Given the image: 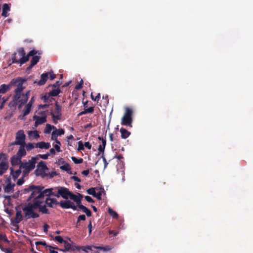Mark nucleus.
I'll return each mask as SVG.
<instances>
[{"label": "nucleus", "instance_id": "obj_12", "mask_svg": "<svg viewBox=\"0 0 253 253\" xmlns=\"http://www.w3.org/2000/svg\"><path fill=\"white\" fill-rule=\"evenodd\" d=\"M37 54V51L35 50H32L30 51L28 54L27 56H28V58L29 56H33V58L31 61V63L33 65H36L39 61L40 56L38 55H36Z\"/></svg>", "mask_w": 253, "mask_h": 253}, {"label": "nucleus", "instance_id": "obj_13", "mask_svg": "<svg viewBox=\"0 0 253 253\" xmlns=\"http://www.w3.org/2000/svg\"><path fill=\"white\" fill-rule=\"evenodd\" d=\"M15 80H11L8 84H2L0 85V94H4L9 90L11 86L14 84Z\"/></svg>", "mask_w": 253, "mask_h": 253}, {"label": "nucleus", "instance_id": "obj_54", "mask_svg": "<svg viewBox=\"0 0 253 253\" xmlns=\"http://www.w3.org/2000/svg\"><path fill=\"white\" fill-rule=\"evenodd\" d=\"M48 76L51 80H53L55 78V75L53 73V72H48Z\"/></svg>", "mask_w": 253, "mask_h": 253}, {"label": "nucleus", "instance_id": "obj_8", "mask_svg": "<svg viewBox=\"0 0 253 253\" xmlns=\"http://www.w3.org/2000/svg\"><path fill=\"white\" fill-rule=\"evenodd\" d=\"M132 110L128 108H126L125 113L122 118V125L131 127Z\"/></svg>", "mask_w": 253, "mask_h": 253}, {"label": "nucleus", "instance_id": "obj_47", "mask_svg": "<svg viewBox=\"0 0 253 253\" xmlns=\"http://www.w3.org/2000/svg\"><path fill=\"white\" fill-rule=\"evenodd\" d=\"M91 98L94 101L98 100L100 98V93H98L95 97H94L92 93H91Z\"/></svg>", "mask_w": 253, "mask_h": 253}, {"label": "nucleus", "instance_id": "obj_5", "mask_svg": "<svg viewBox=\"0 0 253 253\" xmlns=\"http://www.w3.org/2000/svg\"><path fill=\"white\" fill-rule=\"evenodd\" d=\"M38 160L39 157L38 156L34 157H32L29 162L22 163L20 165V168L22 169L23 170V174L24 176L27 175L30 171L35 168V164Z\"/></svg>", "mask_w": 253, "mask_h": 253}, {"label": "nucleus", "instance_id": "obj_19", "mask_svg": "<svg viewBox=\"0 0 253 253\" xmlns=\"http://www.w3.org/2000/svg\"><path fill=\"white\" fill-rule=\"evenodd\" d=\"M50 146V144L48 142H45L43 141L39 142L36 144L35 147L40 149H47Z\"/></svg>", "mask_w": 253, "mask_h": 253}, {"label": "nucleus", "instance_id": "obj_57", "mask_svg": "<svg viewBox=\"0 0 253 253\" xmlns=\"http://www.w3.org/2000/svg\"><path fill=\"white\" fill-rule=\"evenodd\" d=\"M6 241V238L3 234L0 233V241Z\"/></svg>", "mask_w": 253, "mask_h": 253}, {"label": "nucleus", "instance_id": "obj_27", "mask_svg": "<svg viewBox=\"0 0 253 253\" xmlns=\"http://www.w3.org/2000/svg\"><path fill=\"white\" fill-rule=\"evenodd\" d=\"M79 208L82 210V211L85 213L87 216H90L91 212L89 210L82 205H79Z\"/></svg>", "mask_w": 253, "mask_h": 253}, {"label": "nucleus", "instance_id": "obj_20", "mask_svg": "<svg viewBox=\"0 0 253 253\" xmlns=\"http://www.w3.org/2000/svg\"><path fill=\"white\" fill-rule=\"evenodd\" d=\"M10 11V6L7 3H4L2 6V16L6 17L8 16V12Z\"/></svg>", "mask_w": 253, "mask_h": 253}, {"label": "nucleus", "instance_id": "obj_51", "mask_svg": "<svg viewBox=\"0 0 253 253\" xmlns=\"http://www.w3.org/2000/svg\"><path fill=\"white\" fill-rule=\"evenodd\" d=\"M84 145V147L88 149H90L91 148V145L89 143V142H85Z\"/></svg>", "mask_w": 253, "mask_h": 253}, {"label": "nucleus", "instance_id": "obj_49", "mask_svg": "<svg viewBox=\"0 0 253 253\" xmlns=\"http://www.w3.org/2000/svg\"><path fill=\"white\" fill-rule=\"evenodd\" d=\"M84 198L86 200V201H87L88 202H89V203L93 202V199L90 196H85Z\"/></svg>", "mask_w": 253, "mask_h": 253}, {"label": "nucleus", "instance_id": "obj_63", "mask_svg": "<svg viewBox=\"0 0 253 253\" xmlns=\"http://www.w3.org/2000/svg\"><path fill=\"white\" fill-rule=\"evenodd\" d=\"M48 105H46V104H44V105H40L39 106V109H41V108H46L47 107Z\"/></svg>", "mask_w": 253, "mask_h": 253}, {"label": "nucleus", "instance_id": "obj_64", "mask_svg": "<svg viewBox=\"0 0 253 253\" xmlns=\"http://www.w3.org/2000/svg\"><path fill=\"white\" fill-rule=\"evenodd\" d=\"M49 151L52 155H54L55 154V151L54 149L51 148L50 149Z\"/></svg>", "mask_w": 253, "mask_h": 253}, {"label": "nucleus", "instance_id": "obj_15", "mask_svg": "<svg viewBox=\"0 0 253 253\" xmlns=\"http://www.w3.org/2000/svg\"><path fill=\"white\" fill-rule=\"evenodd\" d=\"M59 204L62 208L65 209L72 208L75 210L76 208L74 204L70 201H62L59 203Z\"/></svg>", "mask_w": 253, "mask_h": 253}, {"label": "nucleus", "instance_id": "obj_41", "mask_svg": "<svg viewBox=\"0 0 253 253\" xmlns=\"http://www.w3.org/2000/svg\"><path fill=\"white\" fill-rule=\"evenodd\" d=\"M102 191L100 189V190L98 189V191H96L95 194L94 196V197H96L98 200H101V196L102 195Z\"/></svg>", "mask_w": 253, "mask_h": 253}, {"label": "nucleus", "instance_id": "obj_31", "mask_svg": "<svg viewBox=\"0 0 253 253\" xmlns=\"http://www.w3.org/2000/svg\"><path fill=\"white\" fill-rule=\"evenodd\" d=\"M55 128V127L54 126H52L50 124H46L44 132L45 133H49L51 131L52 129H54Z\"/></svg>", "mask_w": 253, "mask_h": 253}, {"label": "nucleus", "instance_id": "obj_2", "mask_svg": "<svg viewBox=\"0 0 253 253\" xmlns=\"http://www.w3.org/2000/svg\"><path fill=\"white\" fill-rule=\"evenodd\" d=\"M70 193L69 191L64 187H58L43 189V187L40 186H37V188H35L33 192L34 196L37 197L52 195L57 197L61 196L66 199L69 198Z\"/></svg>", "mask_w": 253, "mask_h": 253}, {"label": "nucleus", "instance_id": "obj_25", "mask_svg": "<svg viewBox=\"0 0 253 253\" xmlns=\"http://www.w3.org/2000/svg\"><path fill=\"white\" fill-rule=\"evenodd\" d=\"M63 244L65 247V251H73L76 250L75 246L73 247L70 243L66 241H65Z\"/></svg>", "mask_w": 253, "mask_h": 253}, {"label": "nucleus", "instance_id": "obj_50", "mask_svg": "<svg viewBox=\"0 0 253 253\" xmlns=\"http://www.w3.org/2000/svg\"><path fill=\"white\" fill-rule=\"evenodd\" d=\"M85 220V216L84 214L80 215L78 217V221H80V220Z\"/></svg>", "mask_w": 253, "mask_h": 253}, {"label": "nucleus", "instance_id": "obj_9", "mask_svg": "<svg viewBox=\"0 0 253 253\" xmlns=\"http://www.w3.org/2000/svg\"><path fill=\"white\" fill-rule=\"evenodd\" d=\"M50 114L52 116L53 122L57 124L58 121L61 119V107L57 103L55 104V108L51 110Z\"/></svg>", "mask_w": 253, "mask_h": 253}, {"label": "nucleus", "instance_id": "obj_14", "mask_svg": "<svg viewBox=\"0 0 253 253\" xmlns=\"http://www.w3.org/2000/svg\"><path fill=\"white\" fill-rule=\"evenodd\" d=\"M64 129L62 128L57 129L55 127L51 133V139L54 141H56L57 140V137L64 134Z\"/></svg>", "mask_w": 253, "mask_h": 253}, {"label": "nucleus", "instance_id": "obj_53", "mask_svg": "<svg viewBox=\"0 0 253 253\" xmlns=\"http://www.w3.org/2000/svg\"><path fill=\"white\" fill-rule=\"evenodd\" d=\"M24 182V180L23 178H21L18 180V181L17 182V184L18 185H21L22 184H23Z\"/></svg>", "mask_w": 253, "mask_h": 253}, {"label": "nucleus", "instance_id": "obj_4", "mask_svg": "<svg viewBox=\"0 0 253 253\" xmlns=\"http://www.w3.org/2000/svg\"><path fill=\"white\" fill-rule=\"evenodd\" d=\"M12 63H18L21 65L29 60L28 56L25 55L23 48L19 49L12 55Z\"/></svg>", "mask_w": 253, "mask_h": 253}, {"label": "nucleus", "instance_id": "obj_18", "mask_svg": "<svg viewBox=\"0 0 253 253\" xmlns=\"http://www.w3.org/2000/svg\"><path fill=\"white\" fill-rule=\"evenodd\" d=\"M21 169H22L20 167L19 168L11 167V174L14 179L20 175L21 173Z\"/></svg>", "mask_w": 253, "mask_h": 253}, {"label": "nucleus", "instance_id": "obj_22", "mask_svg": "<svg viewBox=\"0 0 253 253\" xmlns=\"http://www.w3.org/2000/svg\"><path fill=\"white\" fill-rule=\"evenodd\" d=\"M28 134L30 139H38L40 137L38 131L37 130L29 131L28 132Z\"/></svg>", "mask_w": 253, "mask_h": 253}, {"label": "nucleus", "instance_id": "obj_38", "mask_svg": "<svg viewBox=\"0 0 253 253\" xmlns=\"http://www.w3.org/2000/svg\"><path fill=\"white\" fill-rule=\"evenodd\" d=\"M96 191H98V189L95 188H91L87 190V192L88 194L94 196L95 194V192Z\"/></svg>", "mask_w": 253, "mask_h": 253}, {"label": "nucleus", "instance_id": "obj_42", "mask_svg": "<svg viewBox=\"0 0 253 253\" xmlns=\"http://www.w3.org/2000/svg\"><path fill=\"white\" fill-rule=\"evenodd\" d=\"M60 92V90L58 89H55L50 92V95L52 96H57Z\"/></svg>", "mask_w": 253, "mask_h": 253}, {"label": "nucleus", "instance_id": "obj_44", "mask_svg": "<svg viewBox=\"0 0 253 253\" xmlns=\"http://www.w3.org/2000/svg\"><path fill=\"white\" fill-rule=\"evenodd\" d=\"M34 144L29 143L26 145V148L28 151H30L34 148Z\"/></svg>", "mask_w": 253, "mask_h": 253}, {"label": "nucleus", "instance_id": "obj_39", "mask_svg": "<svg viewBox=\"0 0 253 253\" xmlns=\"http://www.w3.org/2000/svg\"><path fill=\"white\" fill-rule=\"evenodd\" d=\"M93 248L96 249H99V250H102L104 252L110 251L111 249V248L109 246H106V247H104L94 246V247H93Z\"/></svg>", "mask_w": 253, "mask_h": 253}, {"label": "nucleus", "instance_id": "obj_52", "mask_svg": "<svg viewBox=\"0 0 253 253\" xmlns=\"http://www.w3.org/2000/svg\"><path fill=\"white\" fill-rule=\"evenodd\" d=\"M7 100V98L4 97H2L1 95H0V103L2 102L3 103H5Z\"/></svg>", "mask_w": 253, "mask_h": 253}, {"label": "nucleus", "instance_id": "obj_28", "mask_svg": "<svg viewBox=\"0 0 253 253\" xmlns=\"http://www.w3.org/2000/svg\"><path fill=\"white\" fill-rule=\"evenodd\" d=\"M120 132L121 133L122 137L124 139L127 138L130 134L129 132L124 128H121Z\"/></svg>", "mask_w": 253, "mask_h": 253}, {"label": "nucleus", "instance_id": "obj_3", "mask_svg": "<svg viewBox=\"0 0 253 253\" xmlns=\"http://www.w3.org/2000/svg\"><path fill=\"white\" fill-rule=\"evenodd\" d=\"M30 92V90H28L25 93H16V94H15L13 100L10 103V104L12 106L18 105L19 107H21L27 101Z\"/></svg>", "mask_w": 253, "mask_h": 253}, {"label": "nucleus", "instance_id": "obj_7", "mask_svg": "<svg viewBox=\"0 0 253 253\" xmlns=\"http://www.w3.org/2000/svg\"><path fill=\"white\" fill-rule=\"evenodd\" d=\"M47 114L45 111H38L33 116V120L35 121V126L46 122Z\"/></svg>", "mask_w": 253, "mask_h": 253}, {"label": "nucleus", "instance_id": "obj_1", "mask_svg": "<svg viewBox=\"0 0 253 253\" xmlns=\"http://www.w3.org/2000/svg\"><path fill=\"white\" fill-rule=\"evenodd\" d=\"M35 188H37V186H32L30 188L31 194L29 199L33 202V204L27 205L23 209L26 218L38 217L39 211L43 213L47 212V209L45 207L43 201H42V199H43V196L37 197L34 196L33 192Z\"/></svg>", "mask_w": 253, "mask_h": 253}, {"label": "nucleus", "instance_id": "obj_29", "mask_svg": "<svg viewBox=\"0 0 253 253\" xmlns=\"http://www.w3.org/2000/svg\"><path fill=\"white\" fill-rule=\"evenodd\" d=\"M94 246H84V247H79V246H75L76 250L78 251H80L81 249H82L83 251H84L85 252L87 253V250H92V248H93Z\"/></svg>", "mask_w": 253, "mask_h": 253}, {"label": "nucleus", "instance_id": "obj_58", "mask_svg": "<svg viewBox=\"0 0 253 253\" xmlns=\"http://www.w3.org/2000/svg\"><path fill=\"white\" fill-rule=\"evenodd\" d=\"M72 179H73L74 181H77V182H80V181H81L79 177H77V176H73L72 177Z\"/></svg>", "mask_w": 253, "mask_h": 253}, {"label": "nucleus", "instance_id": "obj_33", "mask_svg": "<svg viewBox=\"0 0 253 253\" xmlns=\"http://www.w3.org/2000/svg\"><path fill=\"white\" fill-rule=\"evenodd\" d=\"M23 216L20 211H17L16 214L15 220L16 223H19L22 219Z\"/></svg>", "mask_w": 253, "mask_h": 253}, {"label": "nucleus", "instance_id": "obj_35", "mask_svg": "<svg viewBox=\"0 0 253 253\" xmlns=\"http://www.w3.org/2000/svg\"><path fill=\"white\" fill-rule=\"evenodd\" d=\"M54 141L56 143V144H53V147H54V148L56 149V150L57 152H61V151L60 147V146L61 145L60 142L58 140H57L56 141Z\"/></svg>", "mask_w": 253, "mask_h": 253}, {"label": "nucleus", "instance_id": "obj_36", "mask_svg": "<svg viewBox=\"0 0 253 253\" xmlns=\"http://www.w3.org/2000/svg\"><path fill=\"white\" fill-rule=\"evenodd\" d=\"M36 246V249L38 251H41V248L39 247V245H42L43 246H46V244L45 242L38 241L35 243Z\"/></svg>", "mask_w": 253, "mask_h": 253}, {"label": "nucleus", "instance_id": "obj_60", "mask_svg": "<svg viewBox=\"0 0 253 253\" xmlns=\"http://www.w3.org/2000/svg\"><path fill=\"white\" fill-rule=\"evenodd\" d=\"M34 66V65H33L31 63L29 67H28L27 68V72L29 73Z\"/></svg>", "mask_w": 253, "mask_h": 253}, {"label": "nucleus", "instance_id": "obj_23", "mask_svg": "<svg viewBox=\"0 0 253 253\" xmlns=\"http://www.w3.org/2000/svg\"><path fill=\"white\" fill-rule=\"evenodd\" d=\"M32 106L33 105H31L29 104H26L24 109L23 111V116L22 118V119H23L26 116L30 113V111H31Z\"/></svg>", "mask_w": 253, "mask_h": 253}, {"label": "nucleus", "instance_id": "obj_37", "mask_svg": "<svg viewBox=\"0 0 253 253\" xmlns=\"http://www.w3.org/2000/svg\"><path fill=\"white\" fill-rule=\"evenodd\" d=\"M108 212L110 214V215L113 218H117L118 217V215L117 213L110 208L108 209Z\"/></svg>", "mask_w": 253, "mask_h": 253}, {"label": "nucleus", "instance_id": "obj_21", "mask_svg": "<svg viewBox=\"0 0 253 253\" xmlns=\"http://www.w3.org/2000/svg\"><path fill=\"white\" fill-rule=\"evenodd\" d=\"M48 76V73H43L41 76V79L39 81L38 84L40 85H43L45 84Z\"/></svg>", "mask_w": 253, "mask_h": 253}, {"label": "nucleus", "instance_id": "obj_17", "mask_svg": "<svg viewBox=\"0 0 253 253\" xmlns=\"http://www.w3.org/2000/svg\"><path fill=\"white\" fill-rule=\"evenodd\" d=\"M21 158L17 155L14 156L11 158V167L19 168L21 164Z\"/></svg>", "mask_w": 253, "mask_h": 253}, {"label": "nucleus", "instance_id": "obj_10", "mask_svg": "<svg viewBox=\"0 0 253 253\" xmlns=\"http://www.w3.org/2000/svg\"><path fill=\"white\" fill-rule=\"evenodd\" d=\"M25 135L23 130H20L16 134V139L14 144L20 146L24 145Z\"/></svg>", "mask_w": 253, "mask_h": 253}, {"label": "nucleus", "instance_id": "obj_45", "mask_svg": "<svg viewBox=\"0 0 253 253\" xmlns=\"http://www.w3.org/2000/svg\"><path fill=\"white\" fill-rule=\"evenodd\" d=\"M84 149V145L83 144L82 141L78 142V150L81 151Z\"/></svg>", "mask_w": 253, "mask_h": 253}, {"label": "nucleus", "instance_id": "obj_43", "mask_svg": "<svg viewBox=\"0 0 253 253\" xmlns=\"http://www.w3.org/2000/svg\"><path fill=\"white\" fill-rule=\"evenodd\" d=\"M54 240L57 241L60 243H64L65 240H64L61 236H57L54 238Z\"/></svg>", "mask_w": 253, "mask_h": 253}, {"label": "nucleus", "instance_id": "obj_11", "mask_svg": "<svg viewBox=\"0 0 253 253\" xmlns=\"http://www.w3.org/2000/svg\"><path fill=\"white\" fill-rule=\"evenodd\" d=\"M12 80H15V82L13 85H16L17 88L15 90V94L21 93L23 89V84L25 80L21 78H18L16 79H12Z\"/></svg>", "mask_w": 253, "mask_h": 253}, {"label": "nucleus", "instance_id": "obj_16", "mask_svg": "<svg viewBox=\"0 0 253 253\" xmlns=\"http://www.w3.org/2000/svg\"><path fill=\"white\" fill-rule=\"evenodd\" d=\"M44 195L43 197L45 196ZM42 201H43L44 204V205L45 206V204L50 207H54L57 205L59 204V203L57 202V201L54 199V198H47L45 200V201H44V198L43 199H42Z\"/></svg>", "mask_w": 253, "mask_h": 253}, {"label": "nucleus", "instance_id": "obj_48", "mask_svg": "<svg viewBox=\"0 0 253 253\" xmlns=\"http://www.w3.org/2000/svg\"><path fill=\"white\" fill-rule=\"evenodd\" d=\"M56 175V172L55 171H52L51 173H48V175H47L46 177H47L49 178H52Z\"/></svg>", "mask_w": 253, "mask_h": 253}, {"label": "nucleus", "instance_id": "obj_46", "mask_svg": "<svg viewBox=\"0 0 253 253\" xmlns=\"http://www.w3.org/2000/svg\"><path fill=\"white\" fill-rule=\"evenodd\" d=\"M49 156V154L48 153L42 154V155H40L39 157L43 159L46 160L48 158V156Z\"/></svg>", "mask_w": 253, "mask_h": 253}, {"label": "nucleus", "instance_id": "obj_62", "mask_svg": "<svg viewBox=\"0 0 253 253\" xmlns=\"http://www.w3.org/2000/svg\"><path fill=\"white\" fill-rule=\"evenodd\" d=\"M82 173L84 175H87L88 174V173H89V170H83L82 172Z\"/></svg>", "mask_w": 253, "mask_h": 253}, {"label": "nucleus", "instance_id": "obj_34", "mask_svg": "<svg viewBox=\"0 0 253 253\" xmlns=\"http://www.w3.org/2000/svg\"><path fill=\"white\" fill-rule=\"evenodd\" d=\"M60 168L61 169L66 171H69L71 169L70 165L68 163L64 164L63 165L60 166Z\"/></svg>", "mask_w": 253, "mask_h": 253}, {"label": "nucleus", "instance_id": "obj_32", "mask_svg": "<svg viewBox=\"0 0 253 253\" xmlns=\"http://www.w3.org/2000/svg\"><path fill=\"white\" fill-rule=\"evenodd\" d=\"M69 198L76 202L78 205H80L81 201L80 198L78 196L70 193Z\"/></svg>", "mask_w": 253, "mask_h": 253}, {"label": "nucleus", "instance_id": "obj_40", "mask_svg": "<svg viewBox=\"0 0 253 253\" xmlns=\"http://www.w3.org/2000/svg\"><path fill=\"white\" fill-rule=\"evenodd\" d=\"M72 160L74 162V163L76 164H81L83 162V160L82 159H77L75 157H72Z\"/></svg>", "mask_w": 253, "mask_h": 253}, {"label": "nucleus", "instance_id": "obj_56", "mask_svg": "<svg viewBox=\"0 0 253 253\" xmlns=\"http://www.w3.org/2000/svg\"><path fill=\"white\" fill-rule=\"evenodd\" d=\"M85 110V112H86V113H92L94 109H93V107H90Z\"/></svg>", "mask_w": 253, "mask_h": 253}, {"label": "nucleus", "instance_id": "obj_26", "mask_svg": "<svg viewBox=\"0 0 253 253\" xmlns=\"http://www.w3.org/2000/svg\"><path fill=\"white\" fill-rule=\"evenodd\" d=\"M26 152L24 145L20 146L16 155L21 159L22 157L26 155Z\"/></svg>", "mask_w": 253, "mask_h": 253}, {"label": "nucleus", "instance_id": "obj_24", "mask_svg": "<svg viewBox=\"0 0 253 253\" xmlns=\"http://www.w3.org/2000/svg\"><path fill=\"white\" fill-rule=\"evenodd\" d=\"M15 184L7 182L6 185L4 186V191L6 193H10L13 190V188Z\"/></svg>", "mask_w": 253, "mask_h": 253}, {"label": "nucleus", "instance_id": "obj_55", "mask_svg": "<svg viewBox=\"0 0 253 253\" xmlns=\"http://www.w3.org/2000/svg\"><path fill=\"white\" fill-rule=\"evenodd\" d=\"M88 233H89V234H90L91 233V229H92V224H91V221H90L89 222V223L88 225Z\"/></svg>", "mask_w": 253, "mask_h": 253}, {"label": "nucleus", "instance_id": "obj_61", "mask_svg": "<svg viewBox=\"0 0 253 253\" xmlns=\"http://www.w3.org/2000/svg\"><path fill=\"white\" fill-rule=\"evenodd\" d=\"M34 101H35L34 97H33L31 98V99H30V101L29 102V103L28 104L33 105V104L34 103Z\"/></svg>", "mask_w": 253, "mask_h": 253}, {"label": "nucleus", "instance_id": "obj_59", "mask_svg": "<svg viewBox=\"0 0 253 253\" xmlns=\"http://www.w3.org/2000/svg\"><path fill=\"white\" fill-rule=\"evenodd\" d=\"M34 66V65H33L31 63L29 67H28L27 68V72L29 73Z\"/></svg>", "mask_w": 253, "mask_h": 253}, {"label": "nucleus", "instance_id": "obj_30", "mask_svg": "<svg viewBox=\"0 0 253 253\" xmlns=\"http://www.w3.org/2000/svg\"><path fill=\"white\" fill-rule=\"evenodd\" d=\"M8 168V163L6 162H1L0 163V169L5 172Z\"/></svg>", "mask_w": 253, "mask_h": 253}, {"label": "nucleus", "instance_id": "obj_6", "mask_svg": "<svg viewBox=\"0 0 253 253\" xmlns=\"http://www.w3.org/2000/svg\"><path fill=\"white\" fill-rule=\"evenodd\" d=\"M35 173L37 176H40L42 178L48 175V168L45 162L41 161L38 164Z\"/></svg>", "mask_w": 253, "mask_h": 253}]
</instances>
